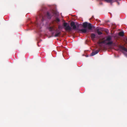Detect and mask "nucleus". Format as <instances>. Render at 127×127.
Returning a JSON list of instances; mask_svg holds the SVG:
<instances>
[{
    "mask_svg": "<svg viewBox=\"0 0 127 127\" xmlns=\"http://www.w3.org/2000/svg\"><path fill=\"white\" fill-rule=\"evenodd\" d=\"M67 25V23L66 22H64L63 24V26L65 27L64 29L66 31H70L71 30L73 29L75 30H78L79 31L81 32L82 33H86L87 32V30L86 29L88 27L89 30H91L92 28L95 29V27L92 26V24L90 23H88L87 22H86L83 23L82 26L84 28V29H78V27L79 25L78 24L75 25L74 22L73 21L71 22L70 24V25L72 28L68 25Z\"/></svg>",
    "mask_w": 127,
    "mask_h": 127,
    "instance_id": "nucleus-1",
    "label": "nucleus"
},
{
    "mask_svg": "<svg viewBox=\"0 0 127 127\" xmlns=\"http://www.w3.org/2000/svg\"><path fill=\"white\" fill-rule=\"evenodd\" d=\"M111 38L110 36H108L106 38V39L102 41H99L98 43L100 44H102L106 43V41H108V42L106 43V44L107 45H111L113 44V42L112 41H110L111 40Z\"/></svg>",
    "mask_w": 127,
    "mask_h": 127,
    "instance_id": "nucleus-2",
    "label": "nucleus"
},
{
    "mask_svg": "<svg viewBox=\"0 0 127 127\" xmlns=\"http://www.w3.org/2000/svg\"><path fill=\"white\" fill-rule=\"evenodd\" d=\"M49 30L51 31H55L57 32L55 33V35L54 36L55 37H57L59 36L61 32L58 30L57 29L55 30L54 27H50L49 28Z\"/></svg>",
    "mask_w": 127,
    "mask_h": 127,
    "instance_id": "nucleus-3",
    "label": "nucleus"
},
{
    "mask_svg": "<svg viewBox=\"0 0 127 127\" xmlns=\"http://www.w3.org/2000/svg\"><path fill=\"white\" fill-rule=\"evenodd\" d=\"M100 50H97L94 52H93L91 54L90 56H93L97 54L99 51Z\"/></svg>",
    "mask_w": 127,
    "mask_h": 127,
    "instance_id": "nucleus-4",
    "label": "nucleus"
},
{
    "mask_svg": "<svg viewBox=\"0 0 127 127\" xmlns=\"http://www.w3.org/2000/svg\"><path fill=\"white\" fill-rule=\"evenodd\" d=\"M119 48L127 52V49L123 46L120 45L119 46Z\"/></svg>",
    "mask_w": 127,
    "mask_h": 127,
    "instance_id": "nucleus-5",
    "label": "nucleus"
},
{
    "mask_svg": "<svg viewBox=\"0 0 127 127\" xmlns=\"http://www.w3.org/2000/svg\"><path fill=\"white\" fill-rule=\"evenodd\" d=\"M52 12V13L53 14V15H55V16H57L59 15V13H58L56 11L52 10L51 11Z\"/></svg>",
    "mask_w": 127,
    "mask_h": 127,
    "instance_id": "nucleus-6",
    "label": "nucleus"
},
{
    "mask_svg": "<svg viewBox=\"0 0 127 127\" xmlns=\"http://www.w3.org/2000/svg\"><path fill=\"white\" fill-rule=\"evenodd\" d=\"M96 31L98 35H101L102 34L101 32L99 31V29L98 28H96Z\"/></svg>",
    "mask_w": 127,
    "mask_h": 127,
    "instance_id": "nucleus-7",
    "label": "nucleus"
},
{
    "mask_svg": "<svg viewBox=\"0 0 127 127\" xmlns=\"http://www.w3.org/2000/svg\"><path fill=\"white\" fill-rule=\"evenodd\" d=\"M36 22L35 23V25H36L38 28H40V25L38 23V19L37 18H36Z\"/></svg>",
    "mask_w": 127,
    "mask_h": 127,
    "instance_id": "nucleus-8",
    "label": "nucleus"
},
{
    "mask_svg": "<svg viewBox=\"0 0 127 127\" xmlns=\"http://www.w3.org/2000/svg\"><path fill=\"white\" fill-rule=\"evenodd\" d=\"M95 35L93 33H92L91 34V37L92 40H93L95 37Z\"/></svg>",
    "mask_w": 127,
    "mask_h": 127,
    "instance_id": "nucleus-9",
    "label": "nucleus"
},
{
    "mask_svg": "<svg viewBox=\"0 0 127 127\" xmlns=\"http://www.w3.org/2000/svg\"><path fill=\"white\" fill-rule=\"evenodd\" d=\"M119 34L121 36H123L124 35V33L123 32L121 31L119 33Z\"/></svg>",
    "mask_w": 127,
    "mask_h": 127,
    "instance_id": "nucleus-10",
    "label": "nucleus"
},
{
    "mask_svg": "<svg viewBox=\"0 0 127 127\" xmlns=\"http://www.w3.org/2000/svg\"><path fill=\"white\" fill-rule=\"evenodd\" d=\"M48 18L49 19H50L51 16V15L48 12H47L46 14Z\"/></svg>",
    "mask_w": 127,
    "mask_h": 127,
    "instance_id": "nucleus-11",
    "label": "nucleus"
},
{
    "mask_svg": "<svg viewBox=\"0 0 127 127\" xmlns=\"http://www.w3.org/2000/svg\"><path fill=\"white\" fill-rule=\"evenodd\" d=\"M56 21L57 22H59L60 21V19L58 18H56Z\"/></svg>",
    "mask_w": 127,
    "mask_h": 127,
    "instance_id": "nucleus-12",
    "label": "nucleus"
},
{
    "mask_svg": "<svg viewBox=\"0 0 127 127\" xmlns=\"http://www.w3.org/2000/svg\"><path fill=\"white\" fill-rule=\"evenodd\" d=\"M41 16L42 18L41 19V21L42 22H43L44 20V18L41 15V16H40H40Z\"/></svg>",
    "mask_w": 127,
    "mask_h": 127,
    "instance_id": "nucleus-13",
    "label": "nucleus"
},
{
    "mask_svg": "<svg viewBox=\"0 0 127 127\" xmlns=\"http://www.w3.org/2000/svg\"><path fill=\"white\" fill-rule=\"evenodd\" d=\"M61 26H60V25H59L58 26V28L59 29H61Z\"/></svg>",
    "mask_w": 127,
    "mask_h": 127,
    "instance_id": "nucleus-14",
    "label": "nucleus"
},
{
    "mask_svg": "<svg viewBox=\"0 0 127 127\" xmlns=\"http://www.w3.org/2000/svg\"><path fill=\"white\" fill-rule=\"evenodd\" d=\"M126 40H127V39H126Z\"/></svg>",
    "mask_w": 127,
    "mask_h": 127,
    "instance_id": "nucleus-15",
    "label": "nucleus"
}]
</instances>
